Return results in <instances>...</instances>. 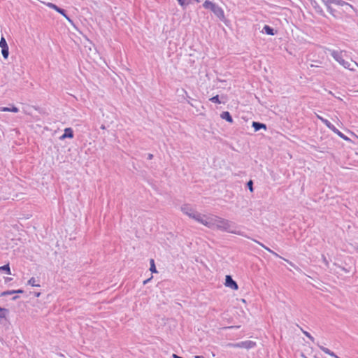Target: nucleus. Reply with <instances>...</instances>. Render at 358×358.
Wrapping results in <instances>:
<instances>
[{
	"mask_svg": "<svg viewBox=\"0 0 358 358\" xmlns=\"http://www.w3.org/2000/svg\"><path fill=\"white\" fill-rule=\"evenodd\" d=\"M257 243H258L259 245H261V246H262L263 248H264L265 249H266L268 251H271L268 248H266V246H264L262 243H260L258 241H256Z\"/></svg>",
	"mask_w": 358,
	"mask_h": 358,
	"instance_id": "obj_34",
	"label": "nucleus"
},
{
	"mask_svg": "<svg viewBox=\"0 0 358 358\" xmlns=\"http://www.w3.org/2000/svg\"><path fill=\"white\" fill-rule=\"evenodd\" d=\"M252 127L254 129L255 131H258L261 129L266 130L267 129V126L266 124L255 121L252 122Z\"/></svg>",
	"mask_w": 358,
	"mask_h": 358,
	"instance_id": "obj_13",
	"label": "nucleus"
},
{
	"mask_svg": "<svg viewBox=\"0 0 358 358\" xmlns=\"http://www.w3.org/2000/svg\"><path fill=\"white\" fill-rule=\"evenodd\" d=\"M194 1L199 3L201 1V0H192V3H193Z\"/></svg>",
	"mask_w": 358,
	"mask_h": 358,
	"instance_id": "obj_39",
	"label": "nucleus"
},
{
	"mask_svg": "<svg viewBox=\"0 0 358 358\" xmlns=\"http://www.w3.org/2000/svg\"><path fill=\"white\" fill-rule=\"evenodd\" d=\"M12 280V278H5V281H6V282L10 281V280Z\"/></svg>",
	"mask_w": 358,
	"mask_h": 358,
	"instance_id": "obj_38",
	"label": "nucleus"
},
{
	"mask_svg": "<svg viewBox=\"0 0 358 358\" xmlns=\"http://www.w3.org/2000/svg\"><path fill=\"white\" fill-rule=\"evenodd\" d=\"M306 358H307V357H306Z\"/></svg>",
	"mask_w": 358,
	"mask_h": 358,
	"instance_id": "obj_42",
	"label": "nucleus"
},
{
	"mask_svg": "<svg viewBox=\"0 0 358 358\" xmlns=\"http://www.w3.org/2000/svg\"><path fill=\"white\" fill-rule=\"evenodd\" d=\"M318 119L329 129H331L334 133L336 134L339 137L343 138V140L350 142L351 140L341 131H340L334 124H332L327 119H325L322 117L317 115Z\"/></svg>",
	"mask_w": 358,
	"mask_h": 358,
	"instance_id": "obj_3",
	"label": "nucleus"
},
{
	"mask_svg": "<svg viewBox=\"0 0 358 358\" xmlns=\"http://www.w3.org/2000/svg\"><path fill=\"white\" fill-rule=\"evenodd\" d=\"M322 260H323L324 263L325 264V265L327 266H329V262L327 261V258H326V257L324 255H322Z\"/></svg>",
	"mask_w": 358,
	"mask_h": 358,
	"instance_id": "obj_30",
	"label": "nucleus"
},
{
	"mask_svg": "<svg viewBox=\"0 0 358 358\" xmlns=\"http://www.w3.org/2000/svg\"><path fill=\"white\" fill-rule=\"evenodd\" d=\"M278 32L277 30L274 29L269 25L265 24L262 29V33L266 34L269 36H274Z\"/></svg>",
	"mask_w": 358,
	"mask_h": 358,
	"instance_id": "obj_14",
	"label": "nucleus"
},
{
	"mask_svg": "<svg viewBox=\"0 0 358 358\" xmlns=\"http://www.w3.org/2000/svg\"><path fill=\"white\" fill-rule=\"evenodd\" d=\"M334 358H340L338 356L336 355V357H334Z\"/></svg>",
	"mask_w": 358,
	"mask_h": 358,
	"instance_id": "obj_41",
	"label": "nucleus"
},
{
	"mask_svg": "<svg viewBox=\"0 0 358 358\" xmlns=\"http://www.w3.org/2000/svg\"><path fill=\"white\" fill-rule=\"evenodd\" d=\"M211 102L215 103H221L222 101L220 100L219 95H215L209 99Z\"/></svg>",
	"mask_w": 358,
	"mask_h": 358,
	"instance_id": "obj_25",
	"label": "nucleus"
},
{
	"mask_svg": "<svg viewBox=\"0 0 358 358\" xmlns=\"http://www.w3.org/2000/svg\"><path fill=\"white\" fill-rule=\"evenodd\" d=\"M36 280L34 277H32L31 278L28 282H27V285H31L32 287H40V285L39 284H36Z\"/></svg>",
	"mask_w": 358,
	"mask_h": 358,
	"instance_id": "obj_23",
	"label": "nucleus"
},
{
	"mask_svg": "<svg viewBox=\"0 0 358 358\" xmlns=\"http://www.w3.org/2000/svg\"><path fill=\"white\" fill-rule=\"evenodd\" d=\"M9 313V310L6 308L0 306V320L6 318V315Z\"/></svg>",
	"mask_w": 358,
	"mask_h": 358,
	"instance_id": "obj_19",
	"label": "nucleus"
},
{
	"mask_svg": "<svg viewBox=\"0 0 358 358\" xmlns=\"http://www.w3.org/2000/svg\"><path fill=\"white\" fill-rule=\"evenodd\" d=\"M196 221L203 224L206 227H208V228H213L214 227V224H215V222H213V218H208L205 215L202 214L201 217H198Z\"/></svg>",
	"mask_w": 358,
	"mask_h": 358,
	"instance_id": "obj_9",
	"label": "nucleus"
},
{
	"mask_svg": "<svg viewBox=\"0 0 358 358\" xmlns=\"http://www.w3.org/2000/svg\"><path fill=\"white\" fill-rule=\"evenodd\" d=\"M331 57L337 61L340 64H341L344 68L347 69H351L350 63L348 61H345L343 58V55L341 52H338L337 50H332L331 52Z\"/></svg>",
	"mask_w": 358,
	"mask_h": 358,
	"instance_id": "obj_6",
	"label": "nucleus"
},
{
	"mask_svg": "<svg viewBox=\"0 0 358 358\" xmlns=\"http://www.w3.org/2000/svg\"><path fill=\"white\" fill-rule=\"evenodd\" d=\"M181 211L194 220H196L198 217H201V214L193 209L189 204L182 205L181 206Z\"/></svg>",
	"mask_w": 358,
	"mask_h": 358,
	"instance_id": "obj_4",
	"label": "nucleus"
},
{
	"mask_svg": "<svg viewBox=\"0 0 358 358\" xmlns=\"http://www.w3.org/2000/svg\"><path fill=\"white\" fill-rule=\"evenodd\" d=\"M1 54L4 59H7L9 55V48L8 47H3L1 48Z\"/></svg>",
	"mask_w": 358,
	"mask_h": 358,
	"instance_id": "obj_21",
	"label": "nucleus"
},
{
	"mask_svg": "<svg viewBox=\"0 0 358 358\" xmlns=\"http://www.w3.org/2000/svg\"><path fill=\"white\" fill-rule=\"evenodd\" d=\"M177 1L182 8H186L188 5L192 4V0H177Z\"/></svg>",
	"mask_w": 358,
	"mask_h": 358,
	"instance_id": "obj_20",
	"label": "nucleus"
},
{
	"mask_svg": "<svg viewBox=\"0 0 358 358\" xmlns=\"http://www.w3.org/2000/svg\"><path fill=\"white\" fill-rule=\"evenodd\" d=\"M195 358H204L203 356L201 355H196Z\"/></svg>",
	"mask_w": 358,
	"mask_h": 358,
	"instance_id": "obj_40",
	"label": "nucleus"
},
{
	"mask_svg": "<svg viewBox=\"0 0 358 358\" xmlns=\"http://www.w3.org/2000/svg\"><path fill=\"white\" fill-rule=\"evenodd\" d=\"M150 271L152 273H157L158 271H157V270L156 268L155 264V260L153 259H150Z\"/></svg>",
	"mask_w": 358,
	"mask_h": 358,
	"instance_id": "obj_22",
	"label": "nucleus"
},
{
	"mask_svg": "<svg viewBox=\"0 0 358 358\" xmlns=\"http://www.w3.org/2000/svg\"><path fill=\"white\" fill-rule=\"evenodd\" d=\"M152 158H153V155L152 154H148V159H152Z\"/></svg>",
	"mask_w": 358,
	"mask_h": 358,
	"instance_id": "obj_35",
	"label": "nucleus"
},
{
	"mask_svg": "<svg viewBox=\"0 0 358 358\" xmlns=\"http://www.w3.org/2000/svg\"><path fill=\"white\" fill-rule=\"evenodd\" d=\"M47 6L55 10V11H57L58 13L61 14L62 15H63L71 24H73V20H71V18L67 15L66 13V10H64V8H60L58 6H57L56 4L53 3H48L47 4Z\"/></svg>",
	"mask_w": 358,
	"mask_h": 358,
	"instance_id": "obj_7",
	"label": "nucleus"
},
{
	"mask_svg": "<svg viewBox=\"0 0 358 358\" xmlns=\"http://www.w3.org/2000/svg\"><path fill=\"white\" fill-rule=\"evenodd\" d=\"M311 6L315 9V12L322 17H326L325 13L323 10L322 8L319 5L316 0H308Z\"/></svg>",
	"mask_w": 358,
	"mask_h": 358,
	"instance_id": "obj_11",
	"label": "nucleus"
},
{
	"mask_svg": "<svg viewBox=\"0 0 358 358\" xmlns=\"http://www.w3.org/2000/svg\"><path fill=\"white\" fill-rule=\"evenodd\" d=\"M246 187L248 188L250 192H254V187H253V181L252 180H250L246 183Z\"/></svg>",
	"mask_w": 358,
	"mask_h": 358,
	"instance_id": "obj_26",
	"label": "nucleus"
},
{
	"mask_svg": "<svg viewBox=\"0 0 358 358\" xmlns=\"http://www.w3.org/2000/svg\"><path fill=\"white\" fill-rule=\"evenodd\" d=\"M101 129L104 130L106 129V126L104 124H101V127H100Z\"/></svg>",
	"mask_w": 358,
	"mask_h": 358,
	"instance_id": "obj_37",
	"label": "nucleus"
},
{
	"mask_svg": "<svg viewBox=\"0 0 358 358\" xmlns=\"http://www.w3.org/2000/svg\"><path fill=\"white\" fill-rule=\"evenodd\" d=\"M229 345L235 347V348H245V349H251L253 348L256 345V343L252 341H241L237 343H230Z\"/></svg>",
	"mask_w": 358,
	"mask_h": 358,
	"instance_id": "obj_8",
	"label": "nucleus"
},
{
	"mask_svg": "<svg viewBox=\"0 0 358 358\" xmlns=\"http://www.w3.org/2000/svg\"><path fill=\"white\" fill-rule=\"evenodd\" d=\"M74 136L73 130L71 127L65 128L64 134L59 137L60 140H64L65 138H73Z\"/></svg>",
	"mask_w": 358,
	"mask_h": 358,
	"instance_id": "obj_12",
	"label": "nucleus"
},
{
	"mask_svg": "<svg viewBox=\"0 0 358 358\" xmlns=\"http://www.w3.org/2000/svg\"><path fill=\"white\" fill-rule=\"evenodd\" d=\"M327 8V11L334 17H336V10L331 6L332 3L335 5H346L343 0H321Z\"/></svg>",
	"mask_w": 358,
	"mask_h": 358,
	"instance_id": "obj_5",
	"label": "nucleus"
},
{
	"mask_svg": "<svg viewBox=\"0 0 358 358\" xmlns=\"http://www.w3.org/2000/svg\"><path fill=\"white\" fill-rule=\"evenodd\" d=\"M303 334L307 336L310 340H311L312 342H314L315 339L314 338L310 335V333L307 331H303Z\"/></svg>",
	"mask_w": 358,
	"mask_h": 358,
	"instance_id": "obj_29",
	"label": "nucleus"
},
{
	"mask_svg": "<svg viewBox=\"0 0 358 358\" xmlns=\"http://www.w3.org/2000/svg\"><path fill=\"white\" fill-rule=\"evenodd\" d=\"M203 7L206 9L210 10L217 19L224 23L226 26L229 25L230 21L225 17L224 10L217 3L209 0H206L203 3Z\"/></svg>",
	"mask_w": 358,
	"mask_h": 358,
	"instance_id": "obj_2",
	"label": "nucleus"
},
{
	"mask_svg": "<svg viewBox=\"0 0 358 358\" xmlns=\"http://www.w3.org/2000/svg\"><path fill=\"white\" fill-rule=\"evenodd\" d=\"M35 296L38 297L41 295L40 292H35L34 293Z\"/></svg>",
	"mask_w": 358,
	"mask_h": 358,
	"instance_id": "obj_36",
	"label": "nucleus"
},
{
	"mask_svg": "<svg viewBox=\"0 0 358 358\" xmlns=\"http://www.w3.org/2000/svg\"><path fill=\"white\" fill-rule=\"evenodd\" d=\"M224 285L226 287H230L234 290H237L238 289L237 282L232 278L230 275H226Z\"/></svg>",
	"mask_w": 358,
	"mask_h": 358,
	"instance_id": "obj_10",
	"label": "nucleus"
},
{
	"mask_svg": "<svg viewBox=\"0 0 358 358\" xmlns=\"http://www.w3.org/2000/svg\"><path fill=\"white\" fill-rule=\"evenodd\" d=\"M220 117L229 123H233L234 122L233 117L229 111H223L220 114Z\"/></svg>",
	"mask_w": 358,
	"mask_h": 358,
	"instance_id": "obj_15",
	"label": "nucleus"
},
{
	"mask_svg": "<svg viewBox=\"0 0 358 358\" xmlns=\"http://www.w3.org/2000/svg\"><path fill=\"white\" fill-rule=\"evenodd\" d=\"M319 348L324 353H326V354H327V355H330V356H331L333 357H336V355L334 352L331 351L329 348H325L324 346H322V345H319Z\"/></svg>",
	"mask_w": 358,
	"mask_h": 358,
	"instance_id": "obj_17",
	"label": "nucleus"
},
{
	"mask_svg": "<svg viewBox=\"0 0 358 358\" xmlns=\"http://www.w3.org/2000/svg\"><path fill=\"white\" fill-rule=\"evenodd\" d=\"M0 271H4L8 275H11L10 268L9 263L0 266Z\"/></svg>",
	"mask_w": 358,
	"mask_h": 358,
	"instance_id": "obj_18",
	"label": "nucleus"
},
{
	"mask_svg": "<svg viewBox=\"0 0 358 358\" xmlns=\"http://www.w3.org/2000/svg\"><path fill=\"white\" fill-rule=\"evenodd\" d=\"M15 294H23L24 291L22 289H15Z\"/></svg>",
	"mask_w": 358,
	"mask_h": 358,
	"instance_id": "obj_31",
	"label": "nucleus"
},
{
	"mask_svg": "<svg viewBox=\"0 0 358 358\" xmlns=\"http://www.w3.org/2000/svg\"><path fill=\"white\" fill-rule=\"evenodd\" d=\"M344 3L346 4V5H339L340 6H344V7H346V9L348 10V8H350L352 10H353L354 11H356V8L350 3L346 2L344 1Z\"/></svg>",
	"mask_w": 358,
	"mask_h": 358,
	"instance_id": "obj_27",
	"label": "nucleus"
},
{
	"mask_svg": "<svg viewBox=\"0 0 358 358\" xmlns=\"http://www.w3.org/2000/svg\"><path fill=\"white\" fill-rule=\"evenodd\" d=\"M152 277H150V278L145 280L143 281V285H145V284H147L148 282H150V280L152 279Z\"/></svg>",
	"mask_w": 358,
	"mask_h": 358,
	"instance_id": "obj_32",
	"label": "nucleus"
},
{
	"mask_svg": "<svg viewBox=\"0 0 358 358\" xmlns=\"http://www.w3.org/2000/svg\"><path fill=\"white\" fill-rule=\"evenodd\" d=\"M213 222L215 223L214 226H215L217 229L231 234L243 236V233L242 231L236 230L235 224L228 220L215 217V218H213Z\"/></svg>",
	"mask_w": 358,
	"mask_h": 358,
	"instance_id": "obj_1",
	"label": "nucleus"
},
{
	"mask_svg": "<svg viewBox=\"0 0 358 358\" xmlns=\"http://www.w3.org/2000/svg\"><path fill=\"white\" fill-rule=\"evenodd\" d=\"M0 111L17 113L19 112V108L15 106H12L11 107H1Z\"/></svg>",
	"mask_w": 358,
	"mask_h": 358,
	"instance_id": "obj_16",
	"label": "nucleus"
},
{
	"mask_svg": "<svg viewBox=\"0 0 358 358\" xmlns=\"http://www.w3.org/2000/svg\"><path fill=\"white\" fill-rule=\"evenodd\" d=\"M15 294V289L6 290V291H4V292H1L0 294V296H8V295H13V294Z\"/></svg>",
	"mask_w": 358,
	"mask_h": 358,
	"instance_id": "obj_24",
	"label": "nucleus"
},
{
	"mask_svg": "<svg viewBox=\"0 0 358 358\" xmlns=\"http://www.w3.org/2000/svg\"><path fill=\"white\" fill-rule=\"evenodd\" d=\"M19 298V296L18 295H15L14 296L12 297V300L13 301H16L17 299Z\"/></svg>",
	"mask_w": 358,
	"mask_h": 358,
	"instance_id": "obj_33",
	"label": "nucleus"
},
{
	"mask_svg": "<svg viewBox=\"0 0 358 358\" xmlns=\"http://www.w3.org/2000/svg\"><path fill=\"white\" fill-rule=\"evenodd\" d=\"M0 47L2 48L3 47H8L7 42L3 36L1 37L0 40Z\"/></svg>",
	"mask_w": 358,
	"mask_h": 358,
	"instance_id": "obj_28",
	"label": "nucleus"
}]
</instances>
